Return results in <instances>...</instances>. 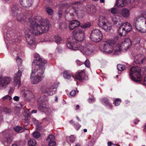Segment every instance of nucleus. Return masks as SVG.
<instances>
[{
    "label": "nucleus",
    "mask_w": 146,
    "mask_h": 146,
    "mask_svg": "<svg viewBox=\"0 0 146 146\" xmlns=\"http://www.w3.org/2000/svg\"><path fill=\"white\" fill-rule=\"evenodd\" d=\"M47 63L46 61L43 60L41 58L33 60L32 63V68L33 69L34 68L35 70H32L31 76L32 84H37L42 80Z\"/></svg>",
    "instance_id": "nucleus-1"
},
{
    "label": "nucleus",
    "mask_w": 146,
    "mask_h": 146,
    "mask_svg": "<svg viewBox=\"0 0 146 146\" xmlns=\"http://www.w3.org/2000/svg\"><path fill=\"white\" fill-rule=\"evenodd\" d=\"M30 21L29 30L35 35H39L47 32L50 25L47 19H42L39 23L31 20Z\"/></svg>",
    "instance_id": "nucleus-2"
},
{
    "label": "nucleus",
    "mask_w": 146,
    "mask_h": 146,
    "mask_svg": "<svg viewBox=\"0 0 146 146\" xmlns=\"http://www.w3.org/2000/svg\"><path fill=\"white\" fill-rule=\"evenodd\" d=\"M79 3L76 2L72 4V6H70V5L68 3H62L60 6L61 8H66L65 11V17L66 19L68 21L73 18L75 15L77 16H82L84 13V11L82 10H79L77 6Z\"/></svg>",
    "instance_id": "nucleus-3"
},
{
    "label": "nucleus",
    "mask_w": 146,
    "mask_h": 146,
    "mask_svg": "<svg viewBox=\"0 0 146 146\" xmlns=\"http://www.w3.org/2000/svg\"><path fill=\"white\" fill-rule=\"evenodd\" d=\"M134 27L141 33L146 32V18L142 15L136 17L133 23Z\"/></svg>",
    "instance_id": "nucleus-4"
},
{
    "label": "nucleus",
    "mask_w": 146,
    "mask_h": 146,
    "mask_svg": "<svg viewBox=\"0 0 146 146\" xmlns=\"http://www.w3.org/2000/svg\"><path fill=\"white\" fill-rule=\"evenodd\" d=\"M84 34L76 36V37L72 38V41H70V39L68 38L67 40L66 45L68 48L71 50H78V47L77 46V42L75 41H77L81 42L83 41L84 39Z\"/></svg>",
    "instance_id": "nucleus-5"
},
{
    "label": "nucleus",
    "mask_w": 146,
    "mask_h": 146,
    "mask_svg": "<svg viewBox=\"0 0 146 146\" xmlns=\"http://www.w3.org/2000/svg\"><path fill=\"white\" fill-rule=\"evenodd\" d=\"M141 68L139 66H134L130 69V72L129 73V76L132 80L138 82L141 79L140 73Z\"/></svg>",
    "instance_id": "nucleus-6"
},
{
    "label": "nucleus",
    "mask_w": 146,
    "mask_h": 146,
    "mask_svg": "<svg viewBox=\"0 0 146 146\" xmlns=\"http://www.w3.org/2000/svg\"><path fill=\"white\" fill-rule=\"evenodd\" d=\"M98 25L105 31H110L111 28V24L104 17L100 16L98 20Z\"/></svg>",
    "instance_id": "nucleus-7"
},
{
    "label": "nucleus",
    "mask_w": 146,
    "mask_h": 146,
    "mask_svg": "<svg viewBox=\"0 0 146 146\" xmlns=\"http://www.w3.org/2000/svg\"><path fill=\"white\" fill-rule=\"evenodd\" d=\"M115 43V42L112 40H107L103 44L100 46L101 50L109 54L112 52L113 51V46Z\"/></svg>",
    "instance_id": "nucleus-8"
},
{
    "label": "nucleus",
    "mask_w": 146,
    "mask_h": 146,
    "mask_svg": "<svg viewBox=\"0 0 146 146\" xmlns=\"http://www.w3.org/2000/svg\"><path fill=\"white\" fill-rule=\"evenodd\" d=\"M102 37V34L100 30L98 29H94L92 31L90 39L92 41L98 42L101 40Z\"/></svg>",
    "instance_id": "nucleus-9"
},
{
    "label": "nucleus",
    "mask_w": 146,
    "mask_h": 146,
    "mask_svg": "<svg viewBox=\"0 0 146 146\" xmlns=\"http://www.w3.org/2000/svg\"><path fill=\"white\" fill-rule=\"evenodd\" d=\"M94 47L91 44L86 43L78 47V49L83 54L89 55L93 51Z\"/></svg>",
    "instance_id": "nucleus-10"
},
{
    "label": "nucleus",
    "mask_w": 146,
    "mask_h": 146,
    "mask_svg": "<svg viewBox=\"0 0 146 146\" xmlns=\"http://www.w3.org/2000/svg\"><path fill=\"white\" fill-rule=\"evenodd\" d=\"M18 71L17 73L15 74L14 81L15 84L16 86H18V88L21 86L20 77L22 73L24 70V68L22 65L18 66Z\"/></svg>",
    "instance_id": "nucleus-11"
},
{
    "label": "nucleus",
    "mask_w": 146,
    "mask_h": 146,
    "mask_svg": "<svg viewBox=\"0 0 146 146\" xmlns=\"http://www.w3.org/2000/svg\"><path fill=\"white\" fill-rule=\"evenodd\" d=\"M11 81V78L8 77H4L0 78V87L2 88L6 87Z\"/></svg>",
    "instance_id": "nucleus-12"
},
{
    "label": "nucleus",
    "mask_w": 146,
    "mask_h": 146,
    "mask_svg": "<svg viewBox=\"0 0 146 146\" xmlns=\"http://www.w3.org/2000/svg\"><path fill=\"white\" fill-rule=\"evenodd\" d=\"M131 40L129 38H125L120 45V47L125 50L127 49L131 45Z\"/></svg>",
    "instance_id": "nucleus-13"
},
{
    "label": "nucleus",
    "mask_w": 146,
    "mask_h": 146,
    "mask_svg": "<svg viewBox=\"0 0 146 146\" xmlns=\"http://www.w3.org/2000/svg\"><path fill=\"white\" fill-rule=\"evenodd\" d=\"M57 86L56 84H54L50 88H47L45 91V93H47L50 95H52L54 94L56 91V88Z\"/></svg>",
    "instance_id": "nucleus-14"
},
{
    "label": "nucleus",
    "mask_w": 146,
    "mask_h": 146,
    "mask_svg": "<svg viewBox=\"0 0 146 146\" xmlns=\"http://www.w3.org/2000/svg\"><path fill=\"white\" fill-rule=\"evenodd\" d=\"M80 23L76 20L69 21L68 27L70 30H72L80 25Z\"/></svg>",
    "instance_id": "nucleus-15"
},
{
    "label": "nucleus",
    "mask_w": 146,
    "mask_h": 146,
    "mask_svg": "<svg viewBox=\"0 0 146 146\" xmlns=\"http://www.w3.org/2000/svg\"><path fill=\"white\" fill-rule=\"evenodd\" d=\"M145 60L144 56L141 54L137 55L134 57V61L136 64L141 63Z\"/></svg>",
    "instance_id": "nucleus-16"
},
{
    "label": "nucleus",
    "mask_w": 146,
    "mask_h": 146,
    "mask_svg": "<svg viewBox=\"0 0 146 146\" xmlns=\"http://www.w3.org/2000/svg\"><path fill=\"white\" fill-rule=\"evenodd\" d=\"M55 137L54 135L52 134L49 135L46 139V141L48 143L49 146H55L56 143L54 141Z\"/></svg>",
    "instance_id": "nucleus-17"
},
{
    "label": "nucleus",
    "mask_w": 146,
    "mask_h": 146,
    "mask_svg": "<svg viewBox=\"0 0 146 146\" xmlns=\"http://www.w3.org/2000/svg\"><path fill=\"white\" fill-rule=\"evenodd\" d=\"M27 41L28 44L32 45L34 42L35 39L34 36L29 33L25 34Z\"/></svg>",
    "instance_id": "nucleus-18"
},
{
    "label": "nucleus",
    "mask_w": 146,
    "mask_h": 146,
    "mask_svg": "<svg viewBox=\"0 0 146 146\" xmlns=\"http://www.w3.org/2000/svg\"><path fill=\"white\" fill-rule=\"evenodd\" d=\"M21 5L24 7H29L32 4V0H19Z\"/></svg>",
    "instance_id": "nucleus-19"
},
{
    "label": "nucleus",
    "mask_w": 146,
    "mask_h": 146,
    "mask_svg": "<svg viewBox=\"0 0 146 146\" xmlns=\"http://www.w3.org/2000/svg\"><path fill=\"white\" fill-rule=\"evenodd\" d=\"M127 3V0H117L115 5L116 6L119 7H124Z\"/></svg>",
    "instance_id": "nucleus-20"
},
{
    "label": "nucleus",
    "mask_w": 146,
    "mask_h": 146,
    "mask_svg": "<svg viewBox=\"0 0 146 146\" xmlns=\"http://www.w3.org/2000/svg\"><path fill=\"white\" fill-rule=\"evenodd\" d=\"M85 73L84 70H82L81 72H77L75 75L76 78L79 80H82L84 78V76L85 75Z\"/></svg>",
    "instance_id": "nucleus-21"
},
{
    "label": "nucleus",
    "mask_w": 146,
    "mask_h": 146,
    "mask_svg": "<svg viewBox=\"0 0 146 146\" xmlns=\"http://www.w3.org/2000/svg\"><path fill=\"white\" fill-rule=\"evenodd\" d=\"M120 17L117 16L113 17L112 19V21L115 25L117 27H119L121 26V22L119 19Z\"/></svg>",
    "instance_id": "nucleus-22"
},
{
    "label": "nucleus",
    "mask_w": 146,
    "mask_h": 146,
    "mask_svg": "<svg viewBox=\"0 0 146 146\" xmlns=\"http://www.w3.org/2000/svg\"><path fill=\"white\" fill-rule=\"evenodd\" d=\"M96 9L95 7L93 5L89 6L88 7L87 12L90 15L94 14L95 12Z\"/></svg>",
    "instance_id": "nucleus-23"
},
{
    "label": "nucleus",
    "mask_w": 146,
    "mask_h": 146,
    "mask_svg": "<svg viewBox=\"0 0 146 146\" xmlns=\"http://www.w3.org/2000/svg\"><path fill=\"white\" fill-rule=\"evenodd\" d=\"M122 27H123L124 30L125 29L127 33L129 32L132 29V27L130 24L127 22L124 23L122 25Z\"/></svg>",
    "instance_id": "nucleus-24"
},
{
    "label": "nucleus",
    "mask_w": 146,
    "mask_h": 146,
    "mask_svg": "<svg viewBox=\"0 0 146 146\" xmlns=\"http://www.w3.org/2000/svg\"><path fill=\"white\" fill-rule=\"evenodd\" d=\"M120 46L119 44L116 45V47H113V51L112 52L113 54L117 55L119 54L120 52L121 49Z\"/></svg>",
    "instance_id": "nucleus-25"
},
{
    "label": "nucleus",
    "mask_w": 146,
    "mask_h": 146,
    "mask_svg": "<svg viewBox=\"0 0 146 146\" xmlns=\"http://www.w3.org/2000/svg\"><path fill=\"white\" fill-rule=\"evenodd\" d=\"M23 95L24 97H26L28 99H31L34 97V95L32 92L29 90L24 92Z\"/></svg>",
    "instance_id": "nucleus-26"
},
{
    "label": "nucleus",
    "mask_w": 146,
    "mask_h": 146,
    "mask_svg": "<svg viewBox=\"0 0 146 146\" xmlns=\"http://www.w3.org/2000/svg\"><path fill=\"white\" fill-rule=\"evenodd\" d=\"M19 11V8L17 5H13L11 8V12L13 15L15 16L18 13V12Z\"/></svg>",
    "instance_id": "nucleus-27"
},
{
    "label": "nucleus",
    "mask_w": 146,
    "mask_h": 146,
    "mask_svg": "<svg viewBox=\"0 0 146 146\" xmlns=\"http://www.w3.org/2000/svg\"><path fill=\"white\" fill-rule=\"evenodd\" d=\"M17 16V19L18 21H23L24 22L25 19L26 18V17L22 13H19L16 15Z\"/></svg>",
    "instance_id": "nucleus-28"
},
{
    "label": "nucleus",
    "mask_w": 146,
    "mask_h": 146,
    "mask_svg": "<svg viewBox=\"0 0 146 146\" xmlns=\"http://www.w3.org/2000/svg\"><path fill=\"white\" fill-rule=\"evenodd\" d=\"M118 31L119 35L121 36H125L127 33L122 26L119 28Z\"/></svg>",
    "instance_id": "nucleus-29"
},
{
    "label": "nucleus",
    "mask_w": 146,
    "mask_h": 146,
    "mask_svg": "<svg viewBox=\"0 0 146 146\" xmlns=\"http://www.w3.org/2000/svg\"><path fill=\"white\" fill-rule=\"evenodd\" d=\"M122 15L125 17H128L130 15L129 11L126 8L123 9L122 11Z\"/></svg>",
    "instance_id": "nucleus-30"
},
{
    "label": "nucleus",
    "mask_w": 146,
    "mask_h": 146,
    "mask_svg": "<svg viewBox=\"0 0 146 146\" xmlns=\"http://www.w3.org/2000/svg\"><path fill=\"white\" fill-rule=\"evenodd\" d=\"M102 103L105 104L107 106H109L110 108L111 109L112 108L111 105L110 104L108 99L106 98H102Z\"/></svg>",
    "instance_id": "nucleus-31"
},
{
    "label": "nucleus",
    "mask_w": 146,
    "mask_h": 146,
    "mask_svg": "<svg viewBox=\"0 0 146 146\" xmlns=\"http://www.w3.org/2000/svg\"><path fill=\"white\" fill-rule=\"evenodd\" d=\"M72 33L73 35H76V36L84 34V32L80 29L75 30L72 32Z\"/></svg>",
    "instance_id": "nucleus-32"
},
{
    "label": "nucleus",
    "mask_w": 146,
    "mask_h": 146,
    "mask_svg": "<svg viewBox=\"0 0 146 146\" xmlns=\"http://www.w3.org/2000/svg\"><path fill=\"white\" fill-rule=\"evenodd\" d=\"M67 27V24L65 22H62L59 25V28L60 29L64 30Z\"/></svg>",
    "instance_id": "nucleus-33"
},
{
    "label": "nucleus",
    "mask_w": 146,
    "mask_h": 146,
    "mask_svg": "<svg viewBox=\"0 0 146 146\" xmlns=\"http://www.w3.org/2000/svg\"><path fill=\"white\" fill-rule=\"evenodd\" d=\"M36 144V141L33 139H30L28 142V145L29 146H34Z\"/></svg>",
    "instance_id": "nucleus-34"
},
{
    "label": "nucleus",
    "mask_w": 146,
    "mask_h": 146,
    "mask_svg": "<svg viewBox=\"0 0 146 146\" xmlns=\"http://www.w3.org/2000/svg\"><path fill=\"white\" fill-rule=\"evenodd\" d=\"M15 131L17 132L22 133L24 131V129H23L20 126H17L14 128Z\"/></svg>",
    "instance_id": "nucleus-35"
},
{
    "label": "nucleus",
    "mask_w": 146,
    "mask_h": 146,
    "mask_svg": "<svg viewBox=\"0 0 146 146\" xmlns=\"http://www.w3.org/2000/svg\"><path fill=\"white\" fill-rule=\"evenodd\" d=\"M91 23L90 22H86V23L81 25V27L82 28L86 29L88 27L91 26Z\"/></svg>",
    "instance_id": "nucleus-36"
},
{
    "label": "nucleus",
    "mask_w": 146,
    "mask_h": 146,
    "mask_svg": "<svg viewBox=\"0 0 146 146\" xmlns=\"http://www.w3.org/2000/svg\"><path fill=\"white\" fill-rule=\"evenodd\" d=\"M63 76L66 79H69L70 77V75L69 73L66 71L64 72L63 73Z\"/></svg>",
    "instance_id": "nucleus-37"
},
{
    "label": "nucleus",
    "mask_w": 146,
    "mask_h": 146,
    "mask_svg": "<svg viewBox=\"0 0 146 146\" xmlns=\"http://www.w3.org/2000/svg\"><path fill=\"white\" fill-rule=\"evenodd\" d=\"M46 11L47 13L50 15H52L53 14V10L49 7L46 8Z\"/></svg>",
    "instance_id": "nucleus-38"
},
{
    "label": "nucleus",
    "mask_w": 146,
    "mask_h": 146,
    "mask_svg": "<svg viewBox=\"0 0 146 146\" xmlns=\"http://www.w3.org/2000/svg\"><path fill=\"white\" fill-rule=\"evenodd\" d=\"M117 67L118 70L119 71L123 70L125 69V66L121 64H117Z\"/></svg>",
    "instance_id": "nucleus-39"
},
{
    "label": "nucleus",
    "mask_w": 146,
    "mask_h": 146,
    "mask_svg": "<svg viewBox=\"0 0 146 146\" xmlns=\"http://www.w3.org/2000/svg\"><path fill=\"white\" fill-rule=\"evenodd\" d=\"M54 37L55 39V41L56 43L57 44H60V41L61 40L60 37L57 35L55 36Z\"/></svg>",
    "instance_id": "nucleus-40"
},
{
    "label": "nucleus",
    "mask_w": 146,
    "mask_h": 146,
    "mask_svg": "<svg viewBox=\"0 0 146 146\" xmlns=\"http://www.w3.org/2000/svg\"><path fill=\"white\" fill-rule=\"evenodd\" d=\"M121 102V100L119 98H116L115 99V102L114 103L115 106L119 105Z\"/></svg>",
    "instance_id": "nucleus-41"
},
{
    "label": "nucleus",
    "mask_w": 146,
    "mask_h": 146,
    "mask_svg": "<svg viewBox=\"0 0 146 146\" xmlns=\"http://www.w3.org/2000/svg\"><path fill=\"white\" fill-rule=\"evenodd\" d=\"M16 61L18 64V66L22 65V59L20 58L18 56H17L16 58Z\"/></svg>",
    "instance_id": "nucleus-42"
},
{
    "label": "nucleus",
    "mask_w": 146,
    "mask_h": 146,
    "mask_svg": "<svg viewBox=\"0 0 146 146\" xmlns=\"http://www.w3.org/2000/svg\"><path fill=\"white\" fill-rule=\"evenodd\" d=\"M33 135L35 138H38L40 136V134L38 132H35L33 133Z\"/></svg>",
    "instance_id": "nucleus-43"
},
{
    "label": "nucleus",
    "mask_w": 146,
    "mask_h": 146,
    "mask_svg": "<svg viewBox=\"0 0 146 146\" xmlns=\"http://www.w3.org/2000/svg\"><path fill=\"white\" fill-rule=\"evenodd\" d=\"M73 125L77 130H78L81 127V125L78 123H74Z\"/></svg>",
    "instance_id": "nucleus-44"
},
{
    "label": "nucleus",
    "mask_w": 146,
    "mask_h": 146,
    "mask_svg": "<svg viewBox=\"0 0 146 146\" xmlns=\"http://www.w3.org/2000/svg\"><path fill=\"white\" fill-rule=\"evenodd\" d=\"M11 99L12 98L11 97L8 95H6L2 98V99L3 101H5L6 100H9L10 101Z\"/></svg>",
    "instance_id": "nucleus-45"
},
{
    "label": "nucleus",
    "mask_w": 146,
    "mask_h": 146,
    "mask_svg": "<svg viewBox=\"0 0 146 146\" xmlns=\"http://www.w3.org/2000/svg\"><path fill=\"white\" fill-rule=\"evenodd\" d=\"M84 64L86 67L89 68L90 66V63L88 60L86 59L84 62Z\"/></svg>",
    "instance_id": "nucleus-46"
},
{
    "label": "nucleus",
    "mask_w": 146,
    "mask_h": 146,
    "mask_svg": "<svg viewBox=\"0 0 146 146\" xmlns=\"http://www.w3.org/2000/svg\"><path fill=\"white\" fill-rule=\"evenodd\" d=\"M71 143H73L75 140V138L73 135H71L68 137Z\"/></svg>",
    "instance_id": "nucleus-47"
},
{
    "label": "nucleus",
    "mask_w": 146,
    "mask_h": 146,
    "mask_svg": "<svg viewBox=\"0 0 146 146\" xmlns=\"http://www.w3.org/2000/svg\"><path fill=\"white\" fill-rule=\"evenodd\" d=\"M88 100L89 102L90 103H92L95 101V99L94 98L93 96H92L91 98H89Z\"/></svg>",
    "instance_id": "nucleus-48"
},
{
    "label": "nucleus",
    "mask_w": 146,
    "mask_h": 146,
    "mask_svg": "<svg viewBox=\"0 0 146 146\" xmlns=\"http://www.w3.org/2000/svg\"><path fill=\"white\" fill-rule=\"evenodd\" d=\"M63 13V12L62 10H60L58 11V14L59 15V19H60L62 17Z\"/></svg>",
    "instance_id": "nucleus-49"
},
{
    "label": "nucleus",
    "mask_w": 146,
    "mask_h": 146,
    "mask_svg": "<svg viewBox=\"0 0 146 146\" xmlns=\"http://www.w3.org/2000/svg\"><path fill=\"white\" fill-rule=\"evenodd\" d=\"M111 12L113 14H116L117 12V9L116 8H112L111 9Z\"/></svg>",
    "instance_id": "nucleus-50"
},
{
    "label": "nucleus",
    "mask_w": 146,
    "mask_h": 146,
    "mask_svg": "<svg viewBox=\"0 0 146 146\" xmlns=\"http://www.w3.org/2000/svg\"><path fill=\"white\" fill-rule=\"evenodd\" d=\"M76 62L78 66L81 65L83 64L84 63V62L81 61H80L78 60H76Z\"/></svg>",
    "instance_id": "nucleus-51"
},
{
    "label": "nucleus",
    "mask_w": 146,
    "mask_h": 146,
    "mask_svg": "<svg viewBox=\"0 0 146 146\" xmlns=\"http://www.w3.org/2000/svg\"><path fill=\"white\" fill-rule=\"evenodd\" d=\"M70 94L71 96H75L76 94V92L74 90H72L70 93Z\"/></svg>",
    "instance_id": "nucleus-52"
},
{
    "label": "nucleus",
    "mask_w": 146,
    "mask_h": 146,
    "mask_svg": "<svg viewBox=\"0 0 146 146\" xmlns=\"http://www.w3.org/2000/svg\"><path fill=\"white\" fill-rule=\"evenodd\" d=\"M46 109V107L42 106H40L38 107V109L41 110L45 111V109Z\"/></svg>",
    "instance_id": "nucleus-53"
},
{
    "label": "nucleus",
    "mask_w": 146,
    "mask_h": 146,
    "mask_svg": "<svg viewBox=\"0 0 146 146\" xmlns=\"http://www.w3.org/2000/svg\"><path fill=\"white\" fill-rule=\"evenodd\" d=\"M58 52L59 53L61 52L62 51V48L60 46H58L56 48Z\"/></svg>",
    "instance_id": "nucleus-54"
},
{
    "label": "nucleus",
    "mask_w": 146,
    "mask_h": 146,
    "mask_svg": "<svg viewBox=\"0 0 146 146\" xmlns=\"http://www.w3.org/2000/svg\"><path fill=\"white\" fill-rule=\"evenodd\" d=\"M14 100L16 101H18L19 100V98L17 96H15L13 98Z\"/></svg>",
    "instance_id": "nucleus-55"
},
{
    "label": "nucleus",
    "mask_w": 146,
    "mask_h": 146,
    "mask_svg": "<svg viewBox=\"0 0 146 146\" xmlns=\"http://www.w3.org/2000/svg\"><path fill=\"white\" fill-rule=\"evenodd\" d=\"M34 57L38 58L39 57V55L38 54H36L34 55Z\"/></svg>",
    "instance_id": "nucleus-56"
},
{
    "label": "nucleus",
    "mask_w": 146,
    "mask_h": 146,
    "mask_svg": "<svg viewBox=\"0 0 146 146\" xmlns=\"http://www.w3.org/2000/svg\"><path fill=\"white\" fill-rule=\"evenodd\" d=\"M139 121L138 120H135L134 121V123L135 124H138Z\"/></svg>",
    "instance_id": "nucleus-57"
},
{
    "label": "nucleus",
    "mask_w": 146,
    "mask_h": 146,
    "mask_svg": "<svg viewBox=\"0 0 146 146\" xmlns=\"http://www.w3.org/2000/svg\"><path fill=\"white\" fill-rule=\"evenodd\" d=\"M112 144V143L111 141H109L108 143V146H111Z\"/></svg>",
    "instance_id": "nucleus-58"
},
{
    "label": "nucleus",
    "mask_w": 146,
    "mask_h": 146,
    "mask_svg": "<svg viewBox=\"0 0 146 146\" xmlns=\"http://www.w3.org/2000/svg\"><path fill=\"white\" fill-rule=\"evenodd\" d=\"M37 111V110H33L31 111V113H36Z\"/></svg>",
    "instance_id": "nucleus-59"
},
{
    "label": "nucleus",
    "mask_w": 146,
    "mask_h": 146,
    "mask_svg": "<svg viewBox=\"0 0 146 146\" xmlns=\"http://www.w3.org/2000/svg\"><path fill=\"white\" fill-rule=\"evenodd\" d=\"M11 142V140L10 139H7V143L9 144V145Z\"/></svg>",
    "instance_id": "nucleus-60"
},
{
    "label": "nucleus",
    "mask_w": 146,
    "mask_h": 146,
    "mask_svg": "<svg viewBox=\"0 0 146 146\" xmlns=\"http://www.w3.org/2000/svg\"><path fill=\"white\" fill-rule=\"evenodd\" d=\"M144 85H146V75L144 79Z\"/></svg>",
    "instance_id": "nucleus-61"
},
{
    "label": "nucleus",
    "mask_w": 146,
    "mask_h": 146,
    "mask_svg": "<svg viewBox=\"0 0 146 146\" xmlns=\"http://www.w3.org/2000/svg\"><path fill=\"white\" fill-rule=\"evenodd\" d=\"M129 1L130 3H132L134 2L135 1V0H129Z\"/></svg>",
    "instance_id": "nucleus-62"
},
{
    "label": "nucleus",
    "mask_w": 146,
    "mask_h": 146,
    "mask_svg": "<svg viewBox=\"0 0 146 146\" xmlns=\"http://www.w3.org/2000/svg\"><path fill=\"white\" fill-rule=\"evenodd\" d=\"M76 117L77 119V120L78 121H81L80 119V118H79V117L78 116H76Z\"/></svg>",
    "instance_id": "nucleus-63"
},
{
    "label": "nucleus",
    "mask_w": 146,
    "mask_h": 146,
    "mask_svg": "<svg viewBox=\"0 0 146 146\" xmlns=\"http://www.w3.org/2000/svg\"><path fill=\"white\" fill-rule=\"evenodd\" d=\"M75 146H80V145L79 143H77L76 144Z\"/></svg>",
    "instance_id": "nucleus-64"
}]
</instances>
